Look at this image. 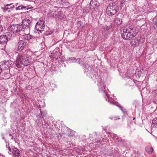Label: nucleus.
Here are the masks:
<instances>
[{
  "label": "nucleus",
  "instance_id": "nucleus-1",
  "mask_svg": "<svg viewBox=\"0 0 157 157\" xmlns=\"http://www.w3.org/2000/svg\"><path fill=\"white\" fill-rule=\"evenodd\" d=\"M122 38L124 40H131L139 32L138 29L136 27L130 26L128 29L124 28L121 31Z\"/></svg>",
  "mask_w": 157,
  "mask_h": 157
},
{
  "label": "nucleus",
  "instance_id": "nucleus-2",
  "mask_svg": "<svg viewBox=\"0 0 157 157\" xmlns=\"http://www.w3.org/2000/svg\"><path fill=\"white\" fill-rule=\"evenodd\" d=\"M9 29L13 33H19L20 35L28 33V28H24L22 24L12 25L9 27Z\"/></svg>",
  "mask_w": 157,
  "mask_h": 157
},
{
  "label": "nucleus",
  "instance_id": "nucleus-3",
  "mask_svg": "<svg viewBox=\"0 0 157 157\" xmlns=\"http://www.w3.org/2000/svg\"><path fill=\"white\" fill-rule=\"evenodd\" d=\"M30 62L28 58L25 57L24 56L18 54L15 61V64L18 68L22 67V65L27 66L30 64Z\"/></svg>",
  "mask_w": 157,
  "mask_h": 157
},
{
  "label": "nucleus",
  "instance_id": "nucleus-4",
  "mask_svg": "<svg viewBox=\"0 0 157 157\" xmlns=\"http://www.w3.org/2000/svg\"><path fill=\"white\" fill-rule=\"evenodd\" d=\"M33 7L32 6L27 5L26 6H23V5H21L18 7H16L14 6L12 3L10 4H7L4 6L2 8L4 10H8L9 9H16V10H22L24 9L28 10L29 9H32Z\"/></svg>",
  "mask_w": 157,
  "mask_h": 157
},
{
  "label": "nucleus",
  "instance_id": "nucleus-5",
  "mask_svg": "<svg viewBox=\"0 0 157 157\" xmlns=\"http://www.w3.org/2000/svg\"><path fill=\"white\" fill-rule=\"evenodd\" d=\"M28 45V43L25 40H20L17 45L16 50L18 52H21Z\"/></svg>",
  "mask_w": 157,
  "mask_h": 157
},
{
  "label": "nucleus",
  "instance_id": "nucleus-6",
  "mask_svg": "<svg viewBox=\"0 0 157 157\" xmlns=\"http://www.w3.org/2000/svg\"><path fill=\"white\" fill-rule=\"evenodd\" d=\"M45 21L43 20H39L36 23L35 29L40 32L42 31L45 27Z\"/></svg>",
  "mask_w": 157,
  "mask_h": 157
},
{
  "label": "nucleus",
  "instance_id": "nucleus-7",
  "mask_svg": "<svg viewBox=\"0 0 157 157\" xmlns=\"http://www.w3.org/2000/svg\"><path fill=\"white\" fill-rule=\"evenodd\" d=\"M100 4L97 2V0H91L90 4V10L98 9Z\"/></svg>",
  "mask_w": 157,
  "mask_h": 157
},
{
  "label": "nucleus",
  "instance_id": "nucleus-8",
  "mask_svg": "<svg viewBox=\"0 0 157 157\" xmlns=\"http://www.w3.org/2000/svg\"><path fill=\"white\" fill-rule=\"evenodd\" d=\"M50 13L54 17H57L60 19L63 17V15L62 13H61V11H58V10H54V12L52 11Z\"/></svg>",
  "mask_w": 157,
  "mask_h": 157
},
{
  "label": "nucleus",
  "instance_id": "nucleus-9",
  "mask_svg": "<svg viewBox=\"0 0 157 157\" xmlns=\"http://www.w3.org/2000/svg\"><path fill=\"white\" fill-rule=\"evenodd\" d=\"M8 40V38L6 35L0 36V44H5Z\"/></svg>",
  "mask_w": 157,
  "mask_h": 157
},
{
  "label": "nucleus",
  "instance_id": "nucleus-10",
  "mask_svg": "<svg viewBox=\"0 0 157 157\" xmlns=\"http://www.w3.org/2000/svg\"><path fill=\"white\" fill-rule=\"evenodd\" d=\"M22 23V25L24 26V28H28L29 33V26L30 24V20L27 19H25L23 21Z\"/></svg>",
  "mask_w": 157,
  "mask_h": 157
},
{
  "label": "nucleus",
  "instance_id": "nucleus-11",
  "mask_svg": "<svg viewBox=\"0 0 157 157\" xmlns=\"http://www.w3.org/2000/svg\"><path fill=\"white\" fill-rule=\"evenodd\" d=\"M12 155L14 157H18L20 155V152L18 149L16 148H13Z\"/></svg>",
  "mask_w": 157,
  "mask_h": 157
},
{
  "label": "nucleus",
  "instance_id": "nucleus-12",
  "mask_svg": "<svg viewBox=\"0 0 157 157\" xmlns=\"http://www.w3.org/2000/svg\"><path fill=\"white\" fill-rule=\"evenodd\" d=\"M11 62L10 61L5 60L2 63V66H4V68H7V67H10L11 64Z\"/></svg>",
  "mask_w": 157,
  "mask_h": 157
},
{
  "label": "nucleus",
  "instance_id": "nucleus-13",
  "mask_svg": "<svg viewBox=\"0 0 157 157\" xmlns=\"http://www.w3.org/2000/svg\"><path fill=\"white\" fill-rule=\"evenodd\" d=\"M145 150L149 154H151L153 151V148L149 146L146 147L145 148Z\"/></svg>",
  "mask_w": 157,
  "mask_h": 157
},
{
  "label": "nucleus",
  "instance_id": "nucleus-14",
  "mask_svg": "<svg viewBox=\"0 0 157 157\" xmlns=\"http://www.w3.org/2000/svg\"><path fill=\"white\" fill-rule=\"evenodd\" d=\"M117 10H106V13L109 16H111L115 14Z\"/></svg>",
  "mask_w": 157,
  "mask_h": 157
},
{
  "label": "nucleus",
  "instance_id": "nucleus-15",
  "mask_svg": "<svg viewBox=\"0 0 157 157\" xmlns=\"http://www.w3.org/2000/svg\"><path fill=\"white\" fill-rule=\"evenodd\" d=\"M122 20L120 18H116L114 20V24L115 25H117L118 26L121 25L122 23Z\"/></svg>",
  "mask_w": 157,
  "mask_h": 157
},
{
  "label": "nucleus",
  "instance_id": "nucleus-16",
  "mask_svg": "<svg viewBox=\"0 0 157 157\" xmlns=\"http://www.w3.org/2000/svg\"><path fill=\"white\" fill-rule=\"evenodd\" d=\"M29 33H28L21 34V35L23 36H24V38L26 40H30L32 38V37L31 35L29 34Z\"/></svg>",
  "mask_w": 157,
  "mask_h": 157
},
{
  "label": "nucleus",
  "instance_id": "nucleus-17",
  "mask_svg": "<svg viewBox=\"0 0 157 157\" xmlns=\"http://www.w3.org/2000/svg\"><path fill=\"white\" fill-rule=\"evenodd\" d=\"M152 125L154 127L157 126V118L155 117L152 120Z\"/></svg>",
  "mask_w": 157,
  "mask_h": 157
},
{
  "label": "nucleus",
  "instance_id": "nucleus-18",
  "mask_svg": "<svg viewBox=\"0 0 157 157\" xmlns=\"http://www.w3.org/2000/svg\"><path fill=\"white\" fill-rule=\"evenodd\" d=\"M113 138H114V140L115 141L118 142H121V139L117 137L116 135L114 134L113 136Z\"/></svg>",
  "mask_w": 157,
  "mask_h": 157
},
{
  "label": "nucleus",
  "instance_id": "nucleus-19",
  "mask_svg": "<svg viewBox=\"0 0 157 157\" xmlns=\"http://www.w3.org/2000/svg\"><path fill=\"white\" fill-rule=\"evenodd\" d=\"M99 91L100 92L103 91L105 94L107 98L109 97V95L106 93V90H103V88L102 87L100 88H99Z\"/></svg>",
  "mask_w": 157,
  "mask_h": 157
},
{
  "label": "nucleus",
  "instance_id": "nucleus-20",
  "mask_svg": "<svg viewBox=\"0 0 157 157\" xmlns=\"http://www.w3.org/2000/svg\"><path fill=\"white\" fill-rule=\"evenodd\" d=\"M72 60H73V61L75 60V62H77L79 63V64H81V62H80V60H81L80 59H76L75 58L73 57L72 58Z\"/></svg>",
  "mask_w": 157,
  "mask_h": 157
},
{
  "label": "nucleus",
  "instance_id": "nucleus-21",
  "mask_svg": "<svg viewBox=\"0 0 157 157\" xmlns=\"http://www.w3.org/2000/svg\"><path fill=\"white\" fill-rule=\"evenodd\" d=\"M8 146V148L9 149V153L10 154L12 155V153L13 152V150H12L11 148H10V147L9 146V144L6 145V147H7V146Z\"/></svg>",
  "mask_w": 157,
  "mask_h": 157
},
{
  "label": "nucleus",
  "instance_id": "nucleus-22",
  "mask_svg": "<svg viewBox=\"0 0 157 157\" xmlns=\"http://www.w3.org/2000/svg\"><path fill=\"white\" fill-rule=\"evenodd\" d=\"M153 21L154 24L157 26V18L156 17L154 18Z\"/></svg>",
  "mask_w": 157,
  "mask_h": 157
},
{
  "label": "nucleus",
  "instance_id": "nucleus-23",
  "mask_svg": "<svg viewBox=\"0 0 157 157\" xmlns=\"http://www.w3.org/2000/svg\"><path fill=\"white\" fill-rule=\"evenodd\" d=\"M120 119L119 117L117 116V117H112V118H111V119H112L113 120H115L117 119Z\"/></svg>",
  "mask_w": 157,
  "mask_h": 157
},
{
  "label": "nucleus",
  "instance_id": "nucleus-24",
  "mask_svg": "<svg viewBox=\"0 0 157 157\" xmlns=\"http://www.w3.org/2000/svg\"><path fill=\"white\" fill-rule=\"evenodd\" d=\"M110 29V26L105 27L104 28V30H107L109 29Z\"/></svg>",
  "mask_w": 157,
  "mask_h": 157
},
{
  "label": "nucleus",
  "instance_id": "nucleus-25",
  "mask_svg": "<svg viewBox=\"0 0 157 157\" xmlns=\"http://www.w3.org/2000/svg\"><path fill=\"white\" fill-rule=\"evenodd\" d=\"M3 31V27L2 25H0V34Z\"/></svg>",
  "mask_w": 157,
  "mask_h": 157
},
{
  "label": "nucleus",
  "instance_id": "nucleus-26",
  "mask_svg": "<svg viewBox=\"0 0 157 157\" xmlns=\"http://www.w3.org/2000/svg\"><path fill=\"white\" fill-rule=\"evenodd\" d=\"M41 114V116H42V117L43 118V117L44 116L45 114L42 111H40Z\"/></svg>",
  "mask_w": 157,
  "mask_h": 157
},
{
  "label": "nucleus",
  "instance_id": "nucleus-27",
  "mask_svg": "<svg viewBox=\"0 0 157 157\" xmlns=\"http://www.w3.org/2000/svg\"><path fill=\"white\" fill-rule=\"evenodd\" d=\"M112 9V10H115V9L113 10V8H111V6H108L107 8V9Z\"/></svg>",
  "mask_w": 157,
  "mask_h": 157
},
{
  "label": "nucleus",
  "instance_id": "nucleus-28",
  "mask_svg": "<svg viewBox=\"0 0 157 157\" xmlns=\"http://www.w3.org/2000/svg\"><path fill=\"white\" fill-rule=\"evenodd\" d=\"M93 135H94V136H96L95 139H96V138H97V133H96V132H95V133H94L93 134Z\"/></svg>",
  "mask_w": 157,
  "mask_h": 157
},
{
  "label": "nucleus",
  "instance_id": "nucleus-29",
  "mask_svg": "<svg viewBox=\"0 0 157 157\" xmlns=\"http://www.w3.org/2000/svg\"><path fill=\"white\" fill-rule=\"evenodd\" d=\"M130 44H131V45H132V46L134 45H135V44H134V43L132 41V42H130Z\"/></svg>",
  "mask_w": 157,
  "mask_h": 157
},
{
  "label": "nucleus",
  "instance_id": "nucleus-30",
  "mask_svg": "<svg viewBox=\"0 0 157 157\" xmlns=\"http://www.w3.org/2000/svg\"><path fill=\"white\" fill-rule=\"evenodd\" d=\"M83 65L85 68H86V69L87 68V67L86 66V65L84 63V64H83Z\"/></svg>",
  "mask_w": 157,
  "mask_h": 157
},
{
  "label": "nucleus",
  "instance_id": "nucleus-31",
  "mask_svg": "<svg viewBox=\"0 0 157 157\" xmlns=\"http://www.w3.org/2000/svg\"><path fill=\"white\" fill-rule=\"evenodd\" d=\"M31 10H29V11H27L25 12V13L26 15H27V14L29 12H30Z\"/></svg>",
  "mask_w": 157,
  "mask_h": 157
},
{
  "label": "nucleus",
  "instance_id": "nucleus-32",
  "mask_svg": "<svg viewBox=\"0 0 157 157\" xmlns=\"http://www.w3.org/2000/svg\"><path fill=\"white\" fill-rule=\"evenodd\" d=\"M119 107L121 110H122V111H123V108L121 106H120Z\"/></svg>",
  "mask_w": 157,
  "mask_h": 157
},
{
  "label": "nucleus",
  "instance_id": "nucleus-33",
  "mask_svg": "<svg viewBox=\"0 0 157 157\" xmlns=\"http://www.w3.org/2000/svg\"><path fill=\"white\" fill-rule=\"evenodd\" d=\"M2 69L1 68V67H0V73H1L2 72Z\"/></svg>",
  "mask_w": 157,
  "mask_h": 157
},
{
  "label": "nucleus",
  "instance_id": "nucleus-34",
  "mask_svg": "<svg viewBox=\"0 0 157 157\" xmlns=\"http://www.w3.org/2000/svg\"><path fill=\"white\" fill-rule=\"evenodd\" d=\"M124 3L123 1H122V2H121V3L122 4Z\"/></svg>",
  "mask_w": 157,
  "mask_h": 157
},
{
  "label": "nucleus",
  "instance_id": "nucleus-35",
  "mask_svg": "<svg viewBox=\"0 0 157 157\" xmlns=\"http://www.w3.org/2000/svg\"><path fill=\"white\" fill-rule=\"evenodd\" d=\"M124 113H125V111H124L123 110V111H122Z\"/></svg>",
  "mask_w": 157,
  "mask_h": 157
},
{
  "label": "nucleus",
  "instance_id": "nucleus-36",
  "mask_svg": "<svg viewBox=\"0 0 157 157\" xmlns=\"http://www.w3.org/2000/svg\"><path fill=\"white\" fill-rule=\"evenodd\" d=\"M13 136H12V139H13Z\"/></svg>",
  "mask_w": 157,
  "mask_h": 157
},
{
  "label": "nucleus",
  "instance_id": "nucleus-37",
  "mask_svg": "<svg viewBox=\"0 0 157 157\" xmlns=\"http://www.w3.org/2000/svg\"><path fill=\"white\" fill-rule=\"evenodd\" d=\"M9 135H10V136H12V135H11V134H10Z\"/></svg>",
  "mask_w": 157,
  "mask_h": 157
},
{
  "label": "nucleus",
  "instance_id": "nucleus-38",
  "mask_svg": "<svg viewBox=\"0 0 157 157\" xmlns=\"http://www.w3.org/2000/svg\"><path fill=\"white\" fill-rule=\"evenodd\" d=\"M87 66H88V67H89V65H88V64H87Z\"/></svg>",
  "mask_w": 157,
  "mask_h": 157
},
{
  "label": "nucleus",
  "instance_id": "nucleus-39",
  "mask_svg": "<svg viewBox=\"0 0 157 157\" xmlns=\"http://www.w3.org/2000/svg\"><path fill=\"white\" fill-rule=\"evenodd\" d=\"M135 119V118L134 117H133V120H134Z\"/></svg>",
  "mask_w": 157,
  "mask_h": 157
},
{
  "label": "nucleus",
  "instance_id": "nucleus-40",
  "mask_svg": "<svg viewBox=\"0 0 157 157\" xmlns=\"http://www.w3.org/2000/svg\"><path fill=\"white\" fill-rule=\"evenodd\" d=\"M89 12V11H88L87 12H86V13H88Z\"/></svg>",
  "mask_w": 157,
  "mask_h": 157
},
{
  "label": "nucleus",
  "instance_id": "nucleus-41",
  "mask_svg": "<svg viewBox=\"0 0 157 157\" xmlns=\"http://www.w3.org/2000/svg\"><path fill=\"white\" fill-rule=\"evenodd\" d=\"M8 146H7V147H6L7 148H8Z\"/></svg>",
  "mask_w": 157,
  "mask_h": 157
}]
</instances>
